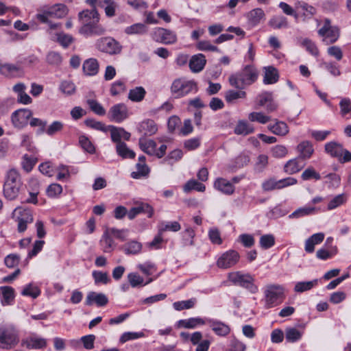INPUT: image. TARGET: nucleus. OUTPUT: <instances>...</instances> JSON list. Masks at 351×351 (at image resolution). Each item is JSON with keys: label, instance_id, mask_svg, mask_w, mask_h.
<instances>
[{"label": "nucleus", "instance_id": "f257e3e1", "mask_svg": "<svg viewBox=\"0 0 351 351\" xmlns=\"http://www.w3.org/2000/svg\"><path fill=\"white\" fill-rule=\"evenodd\" d=\"M81 27L80 34L85 36H100L106 32L104 27L99 24V15L97 10H85L78 14Z\"/></svg>", "mask_w": 351, "mask_h": 351}, {"label": "nucleus", "instance_id": "f03ea898", "mask_svg": "<svg viewBox=\"0 0 351 351\" xmlns=\"http://www.w3.org/2000/svg\"><path fill=\"white\" fill-rule=\"evenodd\" d=\"M257 69L252 65L245 66L241 71L229 77L230 84L238 89H244L254 84L258 79Z\"/></svg>", "mask_w": 351, "mask_h": 351}, {"label": "nucleus", "instance_id": "7ed1b4c3", "mask_svg": "<svg viewBox=\"0 0 351 351\" xmlns=\"http://www.w3.org/2000/svg\"><path fill=\"white\" fill-rule=\"evenodd\" d=\"M19 343V333L12 324L0 325V348L11 350Z\"/></svg>", "mask_w": 351, "mask_h": 351}, {"label": "nucleus", "instance_id": "20e7f679", "mask_svg": "<svg viewBox=\"0 0 351 351\" xmlns=\"http://www.w3.org/2000/svg\"><path fill=\"white\" fill-rule=\"evenodd\" d=\"M22 186L21 178L16 169L8 171L3 184V194L5 198L13 200L18 196Z\"/></svg>", "mask_w": 351, "mask_h": 351}, {"label": "nucleus", "instance_id": "39448f33", "mask_svg": "<svg viewBox=\"0 0 351 351\" xmlns=\"http://www.w3.org/2000/svg\"><path fill=\"white\" fill-rule=\"evenodd\" d=\"M264 295L265 307L273 308L282 302L285 298V288L278 284L267 285L264 290Z\"/></svg>", "mask_w": 351, "mask_h": 351}, {"label": "nucleus", "instance_id": "423d86ee", "mask_svg": "<svg viewBox=\"0 0 351 351\" xmlns=\"http://www.w3.org/2000/svg\"><path fill=\"white\" fill-rule=\"evenodd\" d=\"M228 278L233 285L243 287L252 293H256L258 290V287L254 284V278L248 273L240 271L230 272Z\"/></svg>", "mask_w": 351, "mask_h": 351}, {"label": "nucleus", "instance_id": "0eeeda50", "mask_svg": "<svg viewBox=\"0 0 351 351\" xmlns=\"http://www.w3.org/2000/svg\"><path fill=\"white\" fill-rule=\"evenodd\" d=\"M193 91L195 93L197 91L196 82L185 78L176 79L171 86V92L176 97H184Z\"/></svg>", "mask_w": 351, "mask_h": 351}, {"label": "nucleus", "instance_id": "6e6552de", "mask_svg": "<svg viewBox=\"0 0 351 351\" xmlns=\"http://www.w3.org/2000/svg\"><path fill=\"white\" fill-rule=\"evenodd\" d=\"M325 152L333 158H336L341 163L351 161V152L344 149L341 144L330 141L325 145Z\"/></svg>", "mask_w": 351, "mask_h": 351}, {"label": "nucleus", "instance_id": "1a4fd4ad", "mask_svg": "<svg viewBox=\"0 0 351 351\" xmlns=\"http://www.w3.org/2000/svg\"><path fill=\"white\" fill-rule=\"evenodd\" d=\"M318 34L322 37V41L326 45L332 44L339 37V29L336 26H332L330 21L326 19L324 25L318 30Z\"/></svg>", "mask_w": 351, "mask_h": 351}, {"label": "nucleus", "instance_id": "9d476101", "mask_svg": "<svg viewBox=\"0 0 351 351\" xmlns=\"http://www.w3.org/2000/svg\"><path fill=\"white\" fill-rule=\"evenodd\" d=\"M95 45L99 51L110 55L119 54L122 49L119 43L112 37L101 38L97 40Z\"/></svg>", "mask_w": 351, "mask_h": 351}, {"label": "nucleus", "instance_id": "9b49d317", "mask_svg": "<svg viewBox=\"0 0 351 351\" xmlns=\"http://www.w3.org/2000/svg\"><path fill=\"white\" fill-rule=\"evenodd\" d=\"M152 37L154 40L165 45L173 44L177 41V36L174 32L162 27L154 28Z\"/></svg>", "mask_w": 351, "mask_h": 351}, {"label": "nucleus", "instance_id": "f8f14e48", "mask_svg": "<svg viewBox=\"0 0 351 351\" xmlns=\"http://www.w3.org/2000/svg\"><path fill=\"white\" fill-rule=\"evenodd\" d=\"M240 256L235 250H228L218 258L217 266L221 269H228L235 265L239 261Z\"/></svg>", "mask_w": 351, "mask_h": 351}, {"label": "nucleus", "instance_id": "ddd939ff", "mask_svg": "<svg viewBox=\"0 0 351 351\" xmlns=\"http://www.w3.org/2000/svg\"><path fill=\"white\" fill-rule=\"evenodd\" d=\"M129 116L128 107L124 104H118L112 106L109 112V119L116 123H121Z\"/></svg>", "mask_w": 351, "mask_h": 351}, {"label": "nucleus", "instance_id": "4468645a", "mask_svg": "<svg viewBox=\"0 0 351 351\" xmlns=\"http://www.w3.org/2000/svg\"><path fill=\"white\" fill-rule=\"evenodd\" d=\"M32 115L30 110L23 108L15 110L11 116V121L15 128H22Z\"/></svg>", "mask_w": 351, "mask_h": 351}, {"label": "nucleus", "instance_id": "2eb2a0df", "mask_svg": "<svg viewBox=\"0 0 351 351\" xmlns=\"http://www.w3.org/2000/svg\"><path fill=\"white\" fill-rule=\"evenodd\" d=\"M21 346L28 349H42L46 347L47 341L45 339L40 337L35 334L22 339Z\"/></svg>", "mask_w": 351, "mask_h": 351}, {"label": "nucleus", "instance_id": "dca6fc26", "mask_svg": "<svg viewBox=\"0 0 351 351\" xmlns=\"http://www.w3.org/2000/svg\"><path fill=\"white\" fill-rule=\"evenodd\" d=\"M206 324H208L212 330L215 335L221 337H226L230 332V326L217 319H206Z\"/></svg>", "mask_w": 351, "mask_h": 351}, {"label": "nucleus", "instance_id": "f3484780", "mask_svg": "<svg viewBox=\"0 0 351 351\" xmlns=\"http://www.w3.org/2000/svg\"><path fill=\"white\" fill-rule=\"evenodd\" d=\"M22 60H18L14 64H0V73L6 77H16L17 73L22 70Z\"/></svg>", "mask_w": 351, "mask_h": 351}, {"label": "nucleus", "instance_id": "a211bd4d", "mask_svg": "<svg viewBox=\"0 0 351 351\" xmlns=\"http://www.w3.org/2000/svg\"><path fill=\"white\" fill-rule=\"evenodd\" d=\"M214 188L225 195H232L234 192L233 184L223 178H217L213 184Z\"/></svg>", "mask_w": 351, "mask_h": 351}, {"label": "nucleus", "instance_id": "6ab92c4d", "mask_svg": "<svg viewBox=\"0 0 351 351\" xmlns=\"http://www.w3.org/2000/svg\"><path fill=\"white\" fill-rule=\"evenodd\" d=\"M296 150L299 154L298 158L308 160L311 158L314 153V149L312 143L308 141H304L300 143Z\"/></svg>", "mask_w": 351, "mask_h": 351}, {"label": "nucleus", "instance_id": "aec40b11", "mask_svg": "<svg viewBox=\"0 0 351 351\" xmlns=\"http://www.w3.org/2000/svg\"><path fill=\"white\" fill-rule=\"evenodd\" d=\"M108 302V299L104 293L94 291L88 293L85 302L86 304L88 306L95 303L98 306H104L106 305Z\"/></svg>", "mask_w": 351, "mask_h": 351}, {"label": "nucleus", "instance_id": "412c9836", "mask_svg": "<svg viewBox=\"0 0 351 351\" xmlns=\"http://www.w3.org/2000/svg\"><path fill=\"white\" fill-rule=\"evenodd\" d=\"M206 62V60L203 54L199 53L194 55L189 60L190 69L193 73H199L203 70Z\"/></svg>", "mask_w": 351, "mask_h": 351}, {"label": "nucleus", "instance_id": "4be33fe9", "mask_svg": "<svg viewBox=\"0 0 351 351\" xmlns=\"http://www.w3.org/2000/svg\"><path fill=\"white\" fill-rule=\"evenodd\" d=\"M138 130L144 136H152L158 131V126L154 121L146 119L139 123Z\"/></svg>", "mask_w": 351, "mask_h": 351}, {"label": "nucleus", "instance_id": "5701e85b", "mask_svg": "<svg viewBox=\"0 0 351 351\" xmlns=\"http://www.w3.org/2000/svg\"><path fill=\"white\" fill-rule=\"evenodd\" d=\"M1 302L3 306L11 305L14 300V289L12 287H0Z\"/></svg>", "mask_w": 351, "mask_h": 351}, {"label": "nucleus", "instance_id": "b1692460", "mask_svg": "<svg viewBox=\"0 0 351 351\" xmlns=\"http://www.w3.org/2000/svg\"><path fill=\"white\" fill-rule=\"evenodd\" d=\"M99 62L95 58L86 60L82 65L84 73L88 76H93L99 71Z\"/></svg>", "mask_w": 351, "mask_h": 351}, {"label": "nucleus", "instance_id": "393cba45", "mask_svg": "<svg viewBox=\"0 0 351 351\" xmlns=\"http://www.w3.org/2000/svg\"><path fill=\"white\" fill-rule=\"evenodd\" d=\"M324 234L322 232L315 233L311 236L305 241V251L312 253L315 250V245L321 243L324 239Z\"/></svg>", "mask_w": 351, "mask_h": 351}, {"label": "nucleus", "instance_id": "a878e982", "mask_svg": "<svg viewBox=\"0 0 351 351\" xmlns=\"http://www.w3.org/2000/svg\"><path fill=\"white\" fill-rule=\"evenodd\" d=\"M145 160L146 158L144 156H141L138 157V162L136 165L137 171L131 173L132 178L138 179L142 176L148 175L149 169L145 164Z\"/></svg>", "mask_w": 351, "mask_h": 351}, {"label": "nucleus", "instance_id": "bb28decb", "mask_svg": "<svg viewBox=\"0 0 351 351\" xmlns=\"http://www.w3.org/2000/svg\"><path fill=\"white\" fill-rule=\"evenodd\" d=\"M206 324V319L200 317H191L186 319H180L177 323L178 328H184L193 329L196 328L198 325H204Z\"/></svg>", "mask_w": 351, "mask_h": 351}, {"label": "nucleus", "instance_id": "cd10ccee", "mask_svg": "<svg viewBox=\"0 0 351 351\" xmlns=\"http://www.w3.org/2000/svg\"><path fill=\"white\" fill-rule=\"evenodd\" d=\"M138 144L141 149L148 155L154 156L156 153V143L153 140H147L142 137L139 138Z\"/></svg>", "mask_w": 351, "mask_h": 351}, {"label": "nucleus", "instance_id": "c85d7f7f", "mask_svg": "<svg viewBox=\"0 0 351 351\" xmlns=\"http://www.w3.org/2000/svg\"><path fill=\"white\" fill-rule=\"evenodd\" d=\"M100 245L102 247V250L105 253L111 252L114 248V243L112 236L106 230L101 238Z\"/></svg>", "mask_w": 351, "mask_h": 351}, {"label": "nucleus", "instance_id": "c756f323", "mask_svg": "<svg viewBox=\"0 0 351 351\" xmlns=\"http://www.w3.org/2000/svg\"><path fill=\"white\" fill-rule=\"evenodd\" d=\"M268 129L274 134L278 136H285L289 133L287 124L281 121H276L273 125H269Z\"/></svg>", "mask_w": 351, "mask_h": 351}, {"label": "nucleus", "instance_id": "7c9ffc66", "mask_svg": "<svg viewBox=\"0 0 351 351\" xmlns=\"http://www.w3.org/2000/svg\"><path fill=\"white\" fill-rule=\"evenodd\" d=\"M234 133L238 135L246 136L254 131V127L246 121L240 120L234 128Z\"/></svg>", "mask_w": 351, "mask_h": 351}, {"label": "nucleus", "instance_id": "2f4dec72", "mask_svg": "<svg viewBox=\"0 0 351 351\" xmlns=\"http://www.w3.org/2000/svg\"><path fill=\"white\" fill-rule=\"evenodd\" d=\"M316 212V208L313 206H304L298 208L291 215L289 219H299L305 216L314 215Z\"/></svg>", "mask_w": 351, "mask_h": 351}, {"label": "nucleus", "instance_id": "473e14b6", "mask_svg": "<svg viewBox=\"0 0 351 351\" xmlns=\"http://www.w3.org/2000/svg\"><path fill=\"white\" fill-rule=\"evenodd\" d=\"M147 30L144 23H137L125 27L124 32L128 35H143L146 34Z\"/></svg>", "mask_w": 351, "mask_h": 351}, {"label": "nucleus", "instance_id": "72a5a7b5", "mask_svg": "<svg viewBox=\"0 0 351 351\" xmlns=\"http://www.w3.org/2000/svg\"><path fill=\"white\" fill-rule=\"evenodd\" d=\"M247 93L243 89L239 90H228L226 92L224 97L227 103L234 104L239 99H245Z\"/></svg>", "mask_w": 351, "mask_h": 351}, {"label": "nucleus", "instance_id": "f704fd0d", "mask_svg": "<svg viewBox=\"0 0 351 351\" xmlns=\"http://www.w3.org/2000/svg\"><path fill=\"white\" fill-rule=\"evenodd\" d=\"M51 17L61 19L67 14V9L65 5L59 3L52 6H47Z\"/></svg>", "mask_w": 351, "mask_h": 351}, {"label": "nucleus", "instance_id": "c9c22d12", "mask_svg": "<svg viewBox=\"0 0 351 351\" xmlns=\"http://www.w3.org/2000/svg\"><path fill=\"white\" fill-rule=\"evenodd\" d=\"M116 152L123 158H134L135 157L134 152L130 149L124 142L116 145Z\"/></svg>", "mask_w": 351, "mask_h": 351}, {"label": "nucleus", "instance_id": "e433bc0d", "mask_svg": "<svg viewBox=\"0 0 351 351\" xmlns=\"http://www.w3.org/2000/svg\"><path fill=\"white\" fill-rule=\"evenodd\" d=\"M295 8L296 10H301L303 12V15L306 17H311L316 12V10L313 6L308 5L307 3L302 1H295Z\"/></svg>", "mask_w": 351, "mask_h": 351}, {"label": "nucleus", "instance_id": "4c0bfd02", "mask_svg": "<svg viewBox=\"0 0 351 351\" xmlns=\"http://www.w3.org/2000/svg\"><path fill=\"white\" fill-rule=\"evenodd\" d=\"M318 283L317 279H314L311 281H301L298 282L294 287V291L296 293H303L306 291L312 289L314 287L317 286Z\"/></svg>", "mask_w": 351, "mask_h": 351}, {"label": "nucleus", "instance_id": "58836bf2", "mask_svg": "<svg viewBox=\"0 0 351 351\" xmlns=\"http://www.w3.org/2000/svg\"><path fill=\"white\" fill-rule=\"evenodd\" d=\"M146 94L145 88L142 86H137L131 89L128 93V99L134 102L141 101Z\"/></svg>", "mask_w": 351, "mask_h": 351}, {"label": "nucleus", "instance_id": "ea45409f", "mask_svg": "<svg viewBox=\"0 0 351 351\" xmlns=\"http://www.w3.org/2000/svg\"><path fill=\"white\" fill-rule=\"evenodd\" d=\"M263 82L265 84H271L276 83L278 80L277 70L273 66L266 67Z\"/></svg>", "mask_w": 351, "mask_h": 351}, {"label": "nucleus", "instance_id": "a19ab883", "mask_svg": "<svg viewBox=\"0 0 351 351\" xmlns=\"http://www.w3.org/2000/svg\"><path fill=\"white\" fill-rule=\"evenodd\" d=\"M269 24L274 29L287 28L289 26L287 19L282 15L273 16Z\"/></svg>", "mask_w": 351, "mask_h": 351}, {"label": "nucleus", "instance_id": "79ce46f5", "mask_svg": "<svg viewBox=\"0 0 351 351\" xmlns=\"http://www.w3.org/2000/svg\"><path fill=\"white\" fill-rule=\"evenodd\" d=\"M122 248L125 254H136L141 251L142 245L138 241H132L125 243Z\"/></svg>", "mask_w": 351, "mask_h": 351}, {"label": "nucleus", "instance_id": "37998d69", "mask_svg": "<svg viewBox=\"0 0 351 351\" xmlns=\"http://www.w3.org/2000/svg\"><path fill=\"white\" fill-rule=\"evenodd\" d=\"M302 337V332L295 328H287L285 329V338L288 342L293 343L299 341Z\"/></svg>", "mask_w": 351, "mask_h": 351}, {"label": "nucleus", "instance_id": "c03bdc74", "mask_svg": "<svg viewBox=\"0 0 351 351\" xmlns=\"http://www.w3.org/2000/svg\"><path fill=\"white\" fill-rule=\"evenodd\" d=\"M117 5L113 0H102L99 8H103L107 16L112 17L115 15Z\"/></svg>", "mask_w": 351, "mask_h": 351}, {"label": "nucleus", "instance_id": "a18cd8bd", "mask_svg": "<svg viewBox=\"0 0 351 351\" xmlns=\"http://www.w3.org/2000/svg\"><path fill=\"white\" fill-rule=\"evenodd\" d=\"M183 190L185 193H189L192 190H195L199 192H204L206 190V186L201 182L191 179L189 180L183 186Z\"/></svg>", "mask_w": 351, "mask_h": 351}, {"label": "nucleus", "instance_id": "49530a36", "mask_svg": "<svg viewBox=\"0 0 351 351\" xmlns=\"http://www.w3.org/2000/svg\"><path fill=\"white\" fill-rule=\"evenodd\" d=\"M303 167L299 164L298 158H294L289 160L285 163L284 170L288 174L291 175L300 171Z\"/></svg>", "mask_w": 351, "mask_h": 351}, {"label": "nucleus", "instance_id": "de8ad7c7", "mask_svg": "<svg viewBox=\"0 0 351 351\" xmlns=\"http://www.w3.org/2000/svg\"><path fill=\"white\" fill-rule=\"evenodd\" d=\"M160 232L166 231L178 232L181 229V226L178 221L164 222L161 221L158 226Z\"/></svg>", "mask_w": 351, "mask_h": 351}, {"label": "nucleus", "instance_id": "09e8293b", "mask_svg": "<svg viewBox=\"0 0 351 351\" xmlns=\"http://www.w3.org/2000/svg\"><path fill=\"white\" fill-rule=\"evenodd\" d=\"M40 289L38 286L32 283H29L23 289L21 295L24 296H29L35 299L40 295Z\"/></svg>", "mask_w": 351, "mask_h": 351}, {"label": "nucleus", "instance_id": "8fccbe9b", "mask_svg": "<svg viewBox=\"0 0 351 351\" xmlns=\"http://www.w3.org/2000/svg\"><path fill=\"white\" fill-rule=\"evenodd\" d=\"M14 215H18L17 219L23 220L25 222L32 223L33 221V216L32 213L28 209L23 208L22 207H17L14 210Z\"/></svg>", "mask_w": 351, "mask_h": 351}, {"label": "nucleus", "instance_id": "3c124183", "mask_svg": "<svg viewBox=\"0 0 351 351\" xmlns=\"http://www.w3.org/2000/svg\"><path fill=\"white\" fill-rule=\"evenodd\" d=\"M347 201V195L341 193L333 197L328 204L327 209L329 210L337 208V207L343 205Z\"/></svg>", "mask_w": 351, "mask_h": 351}, {"label": "nucleus", "instance_id": "603ef678", "mask_svg": "<svg viewBox=\"0 0 351 351\" xmlns=\"http://www.w3.org/2000/svg\"><path fill=\"white\" fill-rule=\"evenodd\" d=\"M248 119L252 122H258L261 124H265L271 119V117L261 112H252L248 114Z\"/></svg>", "mask_w": 351, "mask_h": 351}, {"label": "nucleus", "instance_id": "864d4df0", "mask_svg": "<svg viewBox=\"0 0 351 351\" xmlns=\"http://www.w3.org/2000/svg\"><path fill=\"white\" fill-rule=\"evenodd\" d=\"M265 13L261 8H256L248 13V19L254 25H257L264 18Z\"/></svg>", "mask_w": 351, "mask_h": 351}, {"label": "nucleus", "instance_id": "5fc2aeb1", "mask_svg": "<svg viewBox=\"0 0 351 351\" xmlns=\"http://www.w3.org/2000/svg\"><path fill=\"white\" fill-rule=\"evenodd\" d=\"M182 244L184 246L193 245L194 237L195 235V231L191 228H187L182 232Z\"/></svg>", "mask_w": 351, "mask_h": 351}, {"label": "nucleus", "instance_id": "6e6d98bb", "mask_svg": "<svg viewBox=\"0 0 351 351\" xmlns=\"http://www.w3.org/2000/svg\"><path fill=\"white\" fill-rule=\"evenodd\" d=\"M300 45L304 47L306 50L314 56L319 55V50L316 45L308 38H304L301 40Z\"/></svg>", "mask_w": 351, "mask_h": 351}, {"label": "nucleus", "instance_id": "4d7b16f0", "mask_svg": "<svg viewBox=\"0 0 351 351\" xmlns=\"http://www.w3.org/2000/svg\"><path fill=\"white\" fill-rule=\"evenodd\" d=\"M64 128V123L60 121H55L50 124L47 128L45 129V132L52 136L59 132H61Z\"/></svg>", "mask_w": 351, "mask_h": 351}, {"label": "nucleus", "instance_id": "13d9d810", "mask_svg": "<svg viewBox=\"0 0 351 351\" xmlns=\"http://www.w3.org/2000/svg\"><path fill=\"white\" fill-rule=\"evenodd\" d=\"M86 126L97 130H100L104 132L108 131V126H106L102 122L96 121L93 119H87L84 121Z\"/></svg>", "mask_w": 351, "mask_h": 351}, {"label": "nucleus", "instance_id": "bf43d9fd", "mask_svg": "<svg viewBox=\"0 0 351 351\" xmlns=\"http://www.w3.org/2000/svg\"><path fill=\"white\" fill-rule=\"evenodd\" d=\"M195 303L196 300L195 298H191L188 300L176 302L173 304V306L176 311H182L193 308Z\"/></svg>", "mask_w": 351, "mask_h": 351}, {"label": "nucleus", "instance_id": "052dcab7", "mask_svg": "<svg viewBox=\"0 0 351 351\" xmlns=\"http://www.w3.org/2000/svg\"><path fill=\"white\" fill-rule=\"evenodd\" d=\"M50 14L47 8V5L43 6L38 10V13L35 15V19L43 23H48Z\"/></svg>", "mask_w": 351, "mask_h": 351}, {"label": "nucleus", "instance_id": "680f3d73", "mask_svg": "<svg viewBox=\"0 0 351 351\" xmlns=\"http://www.w3.org/2000/svg\"><path fill=\"white\" fill-rule=\"evenodd\" d=\"M92 275L95 284L106 285L110 282V278L106 272L93 271Z\"/></svg>", "mask_w": 351, "mask_h": 351}, {"label": "nucleus", "instance_id": "e2e57ef3", "mask_svg": "<svg viewBox=\"0 0 351 351\" xmlns=\"http://www.w3.org/2000/svg\"><path fill=\"white\" fill-rule=\"evenodd\" d=\"M56 36L58 43L64 48L68 47L73 42V36L64 32L58 33Z\"/></svg>", "mask_w": 351, "mask_h": 351}, {"label": "nucleus", "instance_id": "0e129e2a", "mask_svg": "<svg viewBox=\"0 0 351 351\" xmlns=\"http://www.w3.org/2000/svg\"><path fill=\"white\" fill-rule=\"evenodd\" d=\"M301 178L303 180H308L311 179L319 180L321 179V176L313 169V167H310L303 171L301 175Z\"/></svg>", "mask_w": 351, "mask_h": 351}, {"label": "nucleus", "instance_id": "69168bd1", "mask_svg": "<svg viewBox=\"0 0 351 351\" xmlns=\"http://www.w3.org/2000/svg\"><path fill=\"white\" fill-rule=\"evenodd\" d=\"M342 116L347 119L351 118V101L349 99H343L339 104Z\"/></svg>", "mask_w": 351, "mask_h": 351}, {"label": "nucleus", "instance_id": "338daca9", "mask_svg": "<svg viewBox=\"0 0 351 351\" xmlns=\"http://www.w3.org/2000/svg\"><path fill=\"white\" fill-rule=\"evenodd\" d=\"M62 192V187L60 184L53 183L48 186L46 193L49 197H56Z\"/></svg>", "mask_w": 351, "mask_h": 351}, {"label": "nucleus", "instance_id": "774afa93", "mask_svg": "<svg viewBox=\"0 0 351 351\" xmlns=\"http://www.w3.org/2000/svg\"><path fill=\"white\" fill-rule=\"evenodd\" d=\"M229 347V351H245L246 350V346L234 337L230 338Z\"/></svg>", "mask_w": 351, "mask_h": 351}]
</instances>
